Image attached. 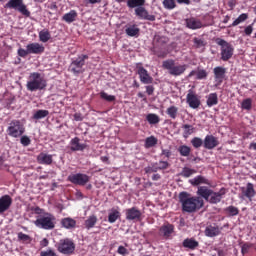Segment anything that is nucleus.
Segmentation results:
<instances>
[{"mask_svg": "<svg viewBox=\"0 0 256 256\" xmlns=\"http://www.w3.org/2000/svg\"><path fill=\"white\" fill-rule=\"evenodd\" d=\"M179 201L182 204V210L186 213H195L197 209H202L205 202L201 197H189V193L181 192L179 194Z\"/></svg>", "mask_w": 256, "mask_h": 256, "instance_id": "obj_1", "label": "nucleus"}, {"mask_svg": "<svg viewBox=\"0 0 256 256\" xmlns=\"http://www.w3.org/2000/svg\"><path fill=\"white\" fill-rule=\"evenodd\" d=\"M196 194L198 197L205 199L208 203L217 204L221 203V199H223L225 192H215L207 186H198Z\"/></svg>", "mask_w": 256, "mask_h": 256, "instance_id": "obj_2", "label": "nucleus"}, {"mask_svg": "<svg viewBox=\"0 0 256 256\" xmlns=\"http://www.w3.org/2000/svg\"><path fill=\"white\" fill-rule=\"evenodd\" d=\"M28 91H43L47 87V81L39 72H33L29 76V80L26 84Z\"/></svg>", "mask_w": 256, "mask_h": 256, "instance_id": "obj_3", "label": "nucleus"}, {"mask_svg": "<svg viewBox=\"0 0 256 256\" xmlns=\"http://www.w3.org/2000/svg\"><path fill=\"white\" fill-rule=\"evenodd\" d=\"M57 219L51 213H44L37 217L34 221V225L38 227V229H45L46 231H51L55 229V221Z\"/></svg>", "mask_w": 256, "mask_h": 256, "instance_id": "obj_4", "label": "nucleus"}, {"mask_svg": "<svg viewBox=\"0 0 256 256\" xmlns=\"http://www.w3.org/2000/svg\"><path fill=\"white\" fill-rule=\"evenodd\" d=\"M163 69H166L168 71L169 75H172L173 77H179L187 71V65L186 64H177L175 63V60L169 59L165 60L162 63Z\"/></svg>", "mask_w": 256, "mask_h": 256, "instance_id": "obj_5", "label": "nucleus"}, {"mask_svg": "<svg viewBox=\"0 0 256 256\" xmlns=\"http://www.w3.org/2000/svg\"><path fill=\"white\" fill-rule=\"evenodd\" d=\"M4 9H14V11H18L24 17H31V12L27 9V5L23 0H9L5 5Z\"/></svg>", "mask_w": 256, "mask_h": 256, "instance_id": "obj_6", "label": "nucleus"}, {"mask_svg": "<svg viewBox=\"0 0 256 256\" xmlns=\"http://www.w3.org/2000/svg\"><path fill=\"white\" fill-rule=\"evenodd\" d=\"M216 43L221 47L222 61H229V59L233 57V51H235V48H233V45H231L229 42L221 38H217Z\"/></svg>", "mask_w": 256, "mask_h": 256, "instance_id": "obj_7", "label": "nucleus"}, {"mask_svg": "<svg viewBox=\"0 0 256 256\" xmlns=\"http://www.w3.org/2000/svg\"><path fill=\"white\" fill-rule=\"evenodd\" d=\"M7 133L10 137L17 139V137H21L25 133V126L19 120H13L7 128Z\"/></svg>", "mask_w": 256, "mask_h": 256, "instance_id": "obj_8", "label": "nucleus"}, {"mask_svg": "<svg viewBox=\"0 0 256 256\" xmlns=\"http://www.w3.org/2000/svg\"><path fill=\"white\" fill-rule=\"evenodd\" d=\"M57 249L62 255H73L75 253V243L70 239H63L58 243Z\"/></svg>", "mask_w": 256, "mask_h": 256, "instance_id": "obj_9", "label": "nucleus"}, {"mask_svg": "<svg viewBox=\"0 0 256 256\" xmlns=\"http://www.w3.org/2000/svg\"><path fill=\"white\" fill-rule=\"evenodd\" d=\"M85 59H89V56L82 55L79 56L76 60L72 61V63L70 64V71L74 73V75H79V73H83Z\"/></svg>", "mask_w": 256, "mask_h": 256, "instance_id": "obj_10", "label": "nucleus"}, {"mask_svg": "<svg viewBox=\"0 0 256 256\" xmlns=\"http://www.w3.org/2000/svg\"><path fill=\"white\" fill-rule=\"evenodd\" d=\"M68 181L74 185H87L89 183V176L87 174H72L68 176Z\"/></svg>", "mask_w": 256, "mask_h": 256, "instance_id": "obj_11", "label": "nucleus"}, {"mask_svg": "<svg viewBox=\"0 0 256 256\" xmlns=\"http://www.w3.org/2000/svg\"><path fill=\"white\" fill-rule=\"evenodd\" d=\"M137 69L141 83L144 85H151V83H153V77L149 75L147 69L143 68V66H138Z\"/></svg>", "mask_w": 256, "mask_h": 256, "instance_id": "obj_12", "label": "nucleus"}, {"mask_svg": "<svg viewBox=\"0 0 256 256\" xmlns=\"http://www.w3.org/2000/svg\"><path fill=\"white\" fill-rule=\"evenodd\" d=\"M134 13L139 19H144L145 21H155V15L149 14V11H147V9H145L143 6L135 8Z\"/></svg>", "mask_w": 256, "mask_h": 256, "instance_id": "obj_13", "label": "nucleus"}, {"mask_svg": "<svg viewBox=\"0 0 256 256\" xmlns=\"http://www.w3.org/2000/svg\"><path fill=\"white\" fill-rule=\"evenodd\" d=\"M141 210L137 207H132L126 209V220L127 221H140L141 220Z\"/></svg>", "mask_w": 256, "mask_h": 256, "instance_id": "obj_14", "label": "nucleus"}, {"mask_svg": "<svg viewBox=\"0 0 256 256\" xmlns=\"http://www.w3.org/2000/svg\"><path fill=\"white\" fill-rule=\"evenodd\" d=\"M30 55H41L45 51V47L39 43H30L26 46Z\"/></svg>", "mask_w": 256, "mask_h": 256, "instance_id": "obj_15", "label": "nucleus"}, {"mask_svg": "<svg viewBox=\"0 0 256 256\" xmlns=\"http://www.w3.org/2000/svg\"><path fill=\"white\" fill-rule=\"evenodd\" d=\"M186 99L189 107H191L192 109H198L199 105H201V101H199L197 95H195L191 90L187 94Z\"/></svg>", "mask_w": 256, "mask_h": 256, "instance_id": "obj_16", "label": "nucleus"}, {"mask_svg": "<svg viewBox=\"0 0 256 256\" xmlns=\"http://www.w3.org/2000/svg\"><path fill=\"white\" fill-rule=\"evenodd\" d=\"M11 203H13L11 196L9 195L2 196L0 198V213H5V211H8L9 207H11Z\"/></svg>", "mask_w": 256, "mask_h": 256, "instance_id": "obj_17", "label": "nucleus"}, {"mask_svg": "<svg viewBox=\"0 0 256 256\" xmlns=\"http://www.w3.org/2000/svg\"><path fill=\"white\" fill-rule=\"evenodd\" d=\"M219 145V141L213 135H207L204 139L205 149H215Z\"/></svg>", "mask_w": 256, "mask_h": 256, "instance_id": "obj_18", "label": "nucleus"}, {"mask_svg": "<svg viewBox=\"0 0 256 256\" xmlns=\"http://www.w3.org/2000/svg\"><path fill=\"white\" fill-rule=\"evenodd\" d=\"M214 77L215 80L219 83H223V79H225V74L227 73V69L221 66H217L214 68Z\"/></svg>", "mask_w": 256, "mask_h": 256, "instance_id": "obj_19", "label": "nucleus"}, {"mask_svg": "<svg viewBox=\"0 0 256 256\" xmlns=\"http://www.w3.org/2000/svg\"><path fill=\"white\" fill-rule=\"evenodd\" d=\"M37 161L40 165H51V163H53V156L46 153H40L37 156Z\"/></svg>", "mask_w": 256, "mask_h": 256, "instance_id": "obj_20", "label": "nucleus"}, {"mask_svg": "<svg viewBox=\"0 0 256 256\" xmlns=\"http://www.w3.org/2000/svg\"><path fill=\"white\" fill-rule=\"evenodd\" d=\"M79 141L80 140L77 137L71 140L70 142L71 151H85V149L87 148V145L81 144Z\"/></svg>", "mask_w": 256, "mask_h": 256, "instance_id": "obj_21", "label": "nucleus"}, {"mask_svg": "<svg viewBox=\"0 0 256 256\" xmlns=\"http://www.w3.org/2000/svg\"><path fill=\"white\" fill-rule=\"evenodd\" d=\"M185 23L188 29H201L203 27V23L195 18H188L185 20Z\"/></svg>", "mask_w": 256, "mask_h": 256, "instance_id": "obj_22", "label": "nucleus"}, {"mask_svg": "<svg viewBox=\"0 0 256 256\" xmlns=\"http://www.w3.org/2000/svg\"><path fill=\"white\" fill-rule=\"evenodd\" d=\"M242 195H244V197H247L249 201L253 200V196L255 195V188L253 186V183L247 184L246 189L242 191Z\"/></svg>", "mask_w": 256, "mask_h": 256, "instance_id": "obj_23", "label": "nucleus"}, {"mask_svg": "<svg viewBox=\"0 0 256 256\" xmlns=\"http://www.w3.org/2000/svg\"><path fill=\"white\" fill-rule=\"evenodd\" d=\"M221 233V229L218 228V226H207L205 229V235L206 237H217Z\"/></svg>", "mask_w": 256, "mask_h": 256, "instance_id": "obj_24", "label": "nucleus"}, {"mask_svg": "<svg viewBox=\"0 0 256 256\" xmlns=\"http://www.w3.org/2000/svg\"><path fill=\"white\" fill-rule=\"evenodd\" d=\"M189 183H191L193 185V187H198V185H209V181L207 180V178L203 177V176H196L193 179L189 180Z\"/></svg>", "mask_w": 256, "mask_h": 256, "instance_id": "obj_25", "label": "nucleus"}, {"mask_svg": "<svg viewBox=\"0 0 256 256\" xmlns=\"http://www.w3.org/2000/svg\"><path fill=\"white\" fill-rule=\"evenodd\" d=\"M146 0H127L126 4L128 9H137L139 7H145Z\"/></svg>", "mask_w": 256, "mask_h": 256, "instance_id": "obj_26", "label": "nucleus"}, {"mask_svg": "<svg viewBox=\"0 0 256 256\" xmlns=\"http://www.w3.org/2000/svg\"><path fill=\"white\" fill-rule=\"evenodd\" d=\"M61 225L65 229H73L77 225V222L73 218H64L61 221Z\"/></svg>", "mask_w": 256, "mask_h": 256, "instance_id": "obj_27", "label": "nucleus"}, {"mask_svg": "<svg viewBox=\"0 0 256 256\" xmlns=\"http://www.w3.org/2000/svg\"><path fill=\"white\" fill-rule=\"evenodd\" d=\"M173 229H174L173 225L167 224L160 228V233H161V235H163V237L168 238L173 233Z\"/></svg>", "mask_w": 256, "mask_h": 256, "instance_id": "obj_28", "label": "nucleus"}, {"mask_svg": "<svg viewBox=\"0 0 256 256\" xmlns=\"http://www.w3.org/2000/svg\"><path fill=\"white\" fill-rule=\"evenodd\" d=\"M126 35H128V37H137L139 35V27H137V25H132L129 26L128 28H126Z\"/></svg>", "mask_w": 256, "mask_h": 256, "instance_id": "obj_29", "label": "nucleus"}, {"mask_svg": "<svg viewBox=\"0 0 256 256\" xmlns=\"http://www.w3.org/2000/svg\"><path fill=\"white\" fill-rule=\"evenodd\" d=\"M208 107H213V105H217L219 103V98L217 96V93H211L207 97L206 101Z\"/></svg>", "mask_w": 256, "mask_h": 256, "instance_id": "obj_30", "label": "nucleus"}, {"mask_svg": "<svg viewBox=\"0 0 256 256\" xmlns=\"http://www.w3.org/2000/svg\"><path fill=\"white\" fill-rule=\"evenodd\" d=\"M183 247H186L187 249H195L199 247V242L194 239L187 238L183 241Z\"/></svg>", "mask_w": 256, "mask_h": 256, "instance_id": "obj_31", "label": "nucleus"}, {"mask_svg": "<svg viewBox=\"0 0 256 256\" xmlns=\"http://www.w3.org/2000/svg\"><path fill=\"white\" fill-rule=\"evenodd\" d=\"M75 19H77V12L75 10H72L63 16V20L66 21V23H73Z\"/></svg>", "mask_w": 256, "mask_h": 256, "instance_id": "obj_32", "label": "nucleus"}, {"mask_svg": "<svg viewBox=\"0 0 256 256\" xmlns=\"http://www.w3.org/2000/svg\"><path fill=\"white\" fill-rule=\"evenodd\" d=\"M96 224H97V216L95 215L88 217V219L85 221L86 229H93V227H95Z\"/></svg>", "mask_w": 256, "mask_h": 256, "instance_id": "obj_33", "label": "nucleus"}, {"mask_svg": "<svg viewBox=\"0 0 256 256\" xmlns=\"http://www.w3.org/2000/svg\"><path fill=\"white\" fill-rule=\"evenodd\" d=\"M51 39V33H49V30H42L39 32V40L42 43H47Z\"/></svg>", "mask_w": 256, "mask_h": 256, "instance_id": "obj_34", "label": "nucleus"}, {"mask_svg": "<svg viewBox=\"0 0 256 256\" xmlns=\"http://www.w3.org/2000/svg\"><path fill=\"white\" fill-rule=\"evenodd\" d=\"M157 138L155 136H150L146 138L145 140V148L146 149H151V147H155L157 145Z\"/></svg>", "mask_w": 256, "mask_h": 256, "instance_id": "obj_35", "label": "nucleus"}, {"mask_svg": "<svg viewBox=\"0 0 256 256\" xmlns=\"http://www.w3.org/2000/svg\"><path fill=\"white\" fill-rule=\"evenodd\" d=\"M178 152L182 157H189V155H191V147L182 145L178 148Z\"/></svg>", "mask_w": 256, "mask_h": 256, "instance_id": "obj_36", "label": "nucleus"}, {"mask_svg": "<svg viewBox=\"0 0 256 256\" xmlns=\"http://www.w3.org/2000/svg\"><path fill=\"white\" fill-rule=\"evenodd\" d=\"M184 129L183 137L187 138L189 135H193L195 133V127L189 125V124H184L182 126Z\"/></svg>", "mask_w": 256, "mask_h": 256, "instance_id": "obj_37", "label": "nucleus"}, {"mask_svg": "<svg viewBox=\"0 0 256 256\" xmlns=\"http://www.w3.org/2000/svg\"><path fill=\"white\" fill-rule=\"evenodd\" d=\"M49 115L48 110H38L34 113L33 119L39 120V119H45Z\"/></svg>", "mask_w": 256, "mask_h": 256, "instance_id": "obj_38", "label": "nucleus"}, {"mask_svg": "<svg viewBox=\"0 0 256 256\" xmlns=\"http://www.w3.org/2000/svg\"><path fill=\"white\" fill-rule=\"evenodd\" d=\"M179 109L175 106H170L169 108H167L166 113L167 115H169V117L171 119H177V113H178Z\"/></svg>", "mask_w": 256, "mask_h": 256, "instance_id": "obj_39", "label": "nucleus"}, {"mask_svg": "<svg viewBox=\"0 0 256 256\" xmlns=\"http://www.w3.org/2000/svg\"><path fill=\"white\" fill-rule=\"evenodd\" d=\"M249 19V15L246 13L241 14L234 22L232 23V27H237L240 23L247 21Z\"/></svg>", "mask_w": 256, "mask_h": 256, "instance_id": "obj_40", "label": "nucleus"}, {"mask_svg": "<svg viewBox=\"0 0 256 256\" xmlns=\"http://www.w3.org/2000/svg\"><path fill=\"white\" fill-rule=\"evenodd\" d=\"M119 217H121V213L117 210H114L108 215V221L109 223H115Z\"/></svg>", "mask_w": 256, "mask_h": 256, "instance_id": "obj_41", "label": "nucleus"}, {"mask_svg": "<svg viewBox=\"0 0 256 256\" xmlns=\"http://www.w3.org/2000/svg\"><path fill=\"white\" fill-rule=\"evenodd\" d=\"M146 119L150 125H157L159 123V116L157 114H148Z\"/></svg>", "mask_w": 256, "mask_h": 256, "instance_id": "obj_42", "label": "nucleus"}, {"mask_svg": "<svg viewBox=\"0 0 256 256\" xmlns=\"http://www.w3.org/2000/svg\"><path fill=\"white\" fill-rule=\"evenodd\" d=\"M191 144L193 145V147L195 149H199V147H202L204 145L203 139L199 138V137H194L191 140Z\"/></svg>", "mask_w": 256, "mask_h": 256, "instance_id": "obj_43", "label": "nucleus"}, {"mask_svg": "<svg viewBox=\"0 0 256 256\" xmlns=\"http://www.w3.org/2000/svg\"><path fill=\"white\" fill-rule=\"evenodd\" d=\"M196 171L194 169H191V168H187V167H184L182 172L180 173V175L182 177H191V175L195 174Z\"/></svg>", "mask_w": 256, "mask_h": 256, "instance_id": "obj_44", "label": "nucleus"}, {"mask_svg": "<svg viewBox=\"0 0 256 256\" xmlns=\"http://www.w3.org/2000/svg\"><path fill=\"white\" fill-rule=\"evenodd\" d=\"M163 6L165 9L168 10L175 9V7H177V5L175 4V0H164Z\"/></svg>", "mask_w": 256, "mask_h": 256, "instance_id": "obj_45", "label": "nucleus"}, {"mask_svg": "<svg viewBox=\"0 0 256 256\" xmlns=\"http://www.w3.org/2000/svg\"><path fill=\"white\" fill-rule=\"evenodd\" d=\"M252 103H253V101L251 100V98H247L242 101L241 107H242V109L249 111V110H251Z\"/></svg>", "mask_w": 256, "mask_h": 256, "instance_id": "obj_46", "label": "nucleus"}, {"mask_svg": "<svg viewBox=\"0 0 256 256\" xmlns=\"http://www.w3.org/2000/svg\"><path fill=\"white\" fill-rule=\"evenodd\" d=\"M226 211L231 215L232 217H235V215H239V209L235 206H229L226 208Z\"/></svg>", "mask_w": 256, "mask_h": 256, "instance_id": "obj_47", "label": "nucleus"}, {"mask_svg": "<svg viewBox=\"0 0 256 256\" xmlns=\"http://www.w3.org/2000/svg\"><path fill=\"white\" fill-rule=\"evenodd\" d=\"M194 45L198 48L201 49V47H205L207 45L206 42L203 41V39L199 38H194L193 39Z\"/></svg>", "mask_w": 256, "mask_h": 256, "instance_id": "obj_48", "label": "nucleus"}, {"mask_svg": "<svg viewBox=\"0 0 256 256\" xmlns=\"http://www.w3.org/2000/svg\"><path fill=\"white\" fill-rule=\"evenodd\" d=\"M100 97L102 99H104L105 101H109V102L115 101V96L114 95H109L105 92H101Z\"/></svg>", "mask_w": 256, "mask_h": 256, "instance_id": "obj_49", "label": "nucleus"}, {"mask_svg": "<svg viewBox=\"0 0 256 256\" xmlns=\"http://www.w3.org/2000/svg\"><path fill=\"white\" fill-rule=\"evenodd\" d=\"M20 143L23 147H29V145H31V139L28 136H22Z\"/></svg>", "mask_w": 256, "mask_h": 256, "instance_id": "obj_50", "label": "nucleus"}, {"mask_svg": "<svg viewBox=\"0 0 256 256\" xmlns=\"http://www.w3.org/2000/svg\"><path fill=\"white\" fill-rule=\"evenodd\" d=\"M196 79H207V71L200 69L196 72Z\"/></svg>", "mask_w": 256, "mask_h": 256, "instance_id": "obj_51", "label": "nucleus"}, {"mask_svg": "<svg viewBox=\"0 0 256 256\" xmlns=\"http://www.w3.org/2000/svg\"><path fill=\"white\" fill-rule=\"evenodd\" d=\"M18 239L20 241H31V236L27 234H23V232L18 233Z\"/></svg>", "mask_w": 256, "mask_h": 256, "instance_id": "obj_52", "label": "nucleus"}, {"mask_svg": "<svg viewBox=\"0 0 256 256\" xmlns=\"http://www.w3.org/2000/svg\"><path fill=\"white\" fill-rule=\"evenodd\" d=\"M18 55L19 57H27V55H30L29 48H26V50L23 48L18 49Z\"/></svg>", "mask_w": 256, "mask_h": 256, "instance_id": "obj_53", "label": "nucleus"}, {"mask_svg": "<svg viewBox=\"0 0 256 256\" xmlns=\"http://www.w3.org/2000/svg\"><path fill=\"white\" fill-rule=\"evenodd\" d=\"M158 168L161 169H167V167H169V162L167 161H160L159 163H157Z\"/></svg>", "mask_w": 256, "mask_h": 256, "instance_id": "obj_54", "label": "nucleus"}, {"mask_svg": "<svg viewBox=\"0 0 256 256\" xmlns=\"http://www.w3.org/2000/svg\"><path fill=\"white\" fill-rule=\"evenodd\" d=\"M42 256H57V254L55 252H53L52 250H47L44 252H41Z\"/></svg>", "mask_w": 256, "mask_h": 256, "instance_id": "obj_55", "label": "nucleus"}, {"mask_svg": "<svg viewBox=\"0 0 256 256\" xmlns=\"http://www.w3.org/2000/svg\"><path fill=\"white\" fill-rule=\"evenodd\" d=\"M117 252L119 253V255H127V248H125L124 246H119Z\"/></svg>", "mask_w": 256, "mask_h": 256, "instance_id": "obj_56", "label": "nucleus"}, {"mask_svg": "<svg viewBox=\"0 0 256 256\" xmlns=\"http://www.w3.org/2000/svg\"><path fill=\"white\" fill-rule=\"evenodd\" d=\"M244 33L245 35H248V36L251 35V33H253V26L251 25L247 26L244 30Z\"/></svg>", "mask_w": 256, "mask_h": 256, "instance_id": "obj_57", "label": "nucleus"}, {"mask_svg": "<svg viewBox=\"0 0 256 256\" xmlns=\"http://www.w3.org/2000/svg\"><path fill=\"white\" fill-rule=\"evenodd\" d=\"M161 155H164V157H171V150L169 149H163Z\"/></svg>", "mask_w": 256, "mask_h": 256, "instance_id": "obj_58", "label": "nucleus"}, {"mask_svg": "<svg viewBox=\"0 0 256 256\" xmlns=\"http://www.w3.org/2000/svg\"><path fill=\"white\" fill-rule=\"evenodd\" d=\"M74 121H83V115H81V113H75Z\"/></svg>", "mask_w": 256, "mask_h": 256, "instance_id": "obj_59", "label": "nucleus"}, {"mask_svg": "<svg viewBox=\"0 0 256 256\" xmlns=\"http://www.w3.org/2000/svg\"><path fill=\"white\" fill-rule=\"evenodd\" d=\"M155 91V88L153 86H146V93L148 95H151Z\"/></svg>", "mask_w": 256, "mask_h": 256, "instance_id": "obj_60", "label": "nucleus"}, {"mask_svg": "<svg viewBox=\"0 0 256 256\" xmlns=\"http://www.w3.org/2000/svg\"><path fill=\"white\" fill-rule=\"evenodd\" d=\"M245 253H249V244H244L242 246V254L245 255Z\"/></svg>", "mask_w": 256, "mask_h": 256, "instance_id": "obj_61", "label": "nucleus"}, {"mask_svg": "<svg viewBox=\"0 0 256 256\" xmlns=\"http://www.w3.org/2000/svg\"><path fill=\"white\" fill-rule=\"evenodd\" d=\"M144 171L145 173H155V170L151 166L146 167Z\"/></svg>", "mask_w": 256, "mask_h": 256, "instance_id": "obj_62", "label": "nucleus"}, {"mask_svg": "<svg viewBox=\"0 0 256 256\" xmlns=\"http://www.w3.org/2000/svg\"><path fill=\"white\" fill-rule=\"evenodd\" d=\"M177 3H184L185 5H191V0H176Z\"/></svg>", "mask_w": 256, "mask_h": 256, "instance_id": "obj_63", "label": "nucleus"}, {"mask_svg": "<svg viewBox=\"0 0 256 256\" xmlns=\"http://www.w3.org/2000/svg\"><path fill=\"white\" fill-rule=\"evenodd\" d=\"M218 256H226L227 254L223 250H217Z\"/></svg>", "mask_w": 256, "mask_h": 256, "instance_id": "obj_64", "label": "nucleus"}]
</instances>
